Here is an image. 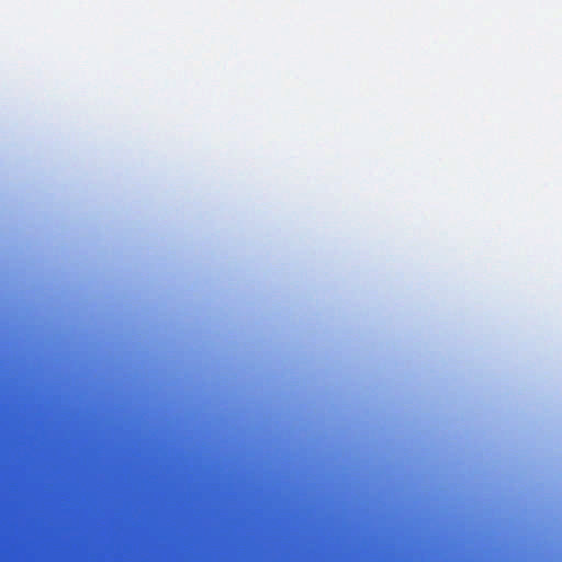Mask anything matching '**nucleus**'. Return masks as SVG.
I'll return each mask as SVG.
<instances>
[{
	"mask_svg": "<svg viewBox=\"0 0 562 562\" xmlns=\"http://www.w3.org/2000/svg\"><path fill=\"white\" fill-rule=\"evenodd\" d=\"M352 535H353V536L356 535V531H355V530L352 531Z\"/></svg>",
	"mask_w": 562,
	"mask_h": 562,
	"instance_id": "1",
	"label": "nucleus"
}]
</instances>
